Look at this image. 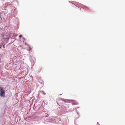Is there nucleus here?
Wrapping results in <instances>:
<instances>
[{
    "label": "nucleus",
    "mask_w": 125,
    "mask_h": 125,
    "mask_svg": "<svg viewBox=\"0 0 125 125\" xmlns=\"http://www.w3.org/2000/svg\"><path fill=\"white\" fill-rule=\"evenodd\" d=\"M5 92L4 90L2 89V88H0V96L1 97H5Z\"/></svg>",
    "instance_id": "obj_1"
},
{
    "label": "nucleus",
    "mask_w": 125,
    "mask_h": 125,
    "mask_svg": "<svg viewBox=\"0 0 125 125\" xmlns=\"http://www.w3.org/2000/svg\"><path fill=\"white\" fill-rule=\"evenodd\" d=\"M9 37L7 35H4L3 36V40L5 41H7L9 40Z\"/></svg>",
    "instance_id": "obj_2"
},
{
    "label": "nucleus",
    "mask_w": 125,
    "mask_h": 125,
    "mask_svg": "<svg viewBox=\"0 0 125 125\" xmlns=\"http://www.w3.org/2000/svg\"><path fill=\"white\" fill-rule=\"evenodd\" d=\"M78 104L77 103H76V102L73 103V105H76V104Z\"/></svg>",
    "instance_id": "obj_3"
},
{
    "label": "nucleus",
    "mask_w": 125,
    "mask_h": 125,
    "mask_svg": "<svg viewBox=\"0 0 125 125\" xmlns=\"http://www.w3.org/2000/svg\"><path fill=\"white\" fill-rule=\"evenodd\" d=\"M19 37H22V35H20L19 36Z\"/></svg>",
    "instance_id": "obj_4"
},
{
    "label": "nucleus",
    "mask_w": 125,
    "mask_h": 125,
    "mask_svg": "<svg viewBox=\"0 0 125 125\" xmlns=\"http://www.w3.org/2000/svg\"><path fill=\"white\" fill-rule=\"evenodd\" d=\"M43 94H44V95H45V94H46L45 93L43 92Z\"/></svg>",
    "instance_id": "obj_5"
},
{
    "label": "nucleus",
    "mask_w": 125,
    "mask_h": 125,
    "mask_svg": "<svg viewBox=\"0 0 125 125\" xmlns=\"http://www.w3.org/2000/svg\"><path fill=\"white\" fill-rule=\"evenodd\" d=\"M3 48H4V45L3 46Z\"/></svg>",
    "instance_id": "obj_6"
},
{
    "label": "nucleus",
    "mask_w": 125,
    "mask_h": 125,
    "mask_svg": "<svg viewBox=\"0 0 125 125\" xmlns=\"http://www.w3.org/2000/svg\"><path fill=\"white\" fill-rule=\"evenodd\" d=\"M0 88H2L0 87Z\"/></svg>",
    "instance_id": "obj_7"
}]
</instances>
